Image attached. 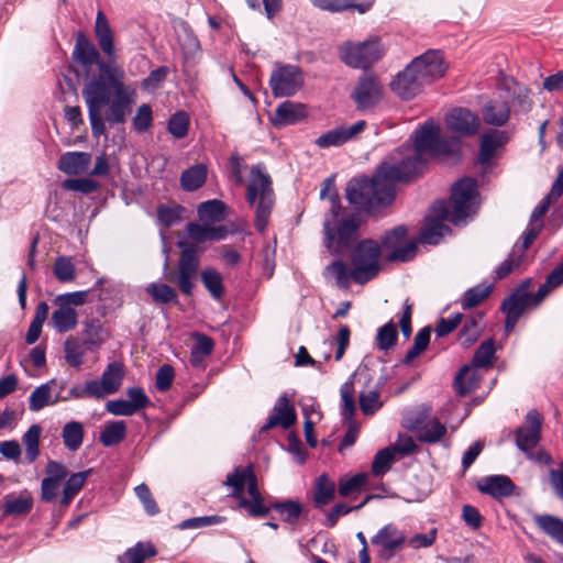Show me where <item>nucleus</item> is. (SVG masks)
<instances>
[{"instance_id":"obj_30","label":"nucleus","mask_w":563,"mask_h":563,"mask_svg":"<svg viewBox=\"0 0 563 563\" xmlns=\"http://www.w3.org/2000/svg\"><path fill=\"white\" fill-rule=\"evenodd\" d=\"M33 499L30 496L7 494L2 498L1 515L7 517H22L31 512Z\"/></svg>"},{"instance_id":"obj_38","label":"nucleus","mask_w":563,"mask_h":563,"mask_svg":"<svg viewBox=\"0 0 563 563\" xmlns=\"http://www.w3.org/2000/svg\"><path fill=\"white\" fill-rule=\"evenodd\" d=\"M145 291L150 295L155 303L158 305H178L179 298L174 288L165 283H150Z\"/></svg>"},{"instance_id":"obj_4","label":"nucleus","mask_w":563,"mask_h":563,"mask_svg":"<svg viewBox=\"0 0 563 563\" xmlns=\"http://www.w3.org/2000/svg\"><path fill=\"white\" fill-rule=\"evenodd\" d=\"M355 210L345 214L342 220L325 219L323 222V244L333 255H343L350 250L357 239L360 228L369 216L360 205H354ZM374 217L373 214H371ZM331 218H333L331 216Z\"/></svg>"},{"instance_id":"obj_3","label":"nucleus","mask_w":563,"mask_h":563,"mask_svg":"<svg viewBox=\"0 0 563 563\" xmlns=\"http://www.w3.org/2000/svg\"><path fill=\"white\" fill-rule=\"evenodd\" d=\"M245 200L254 209V228L264 233L275 207L276 196L272 177L263 164L253 165L250 170Z\"/></svg>"},{"instance_id":"obj_56","label":"nucleus","mask_w":563,"mask_h":563,"mask_svg":"<svg viewBox=\"0 0 563 563\" xmlns=\"http://www.w3.org/2000/svg\"><path fill=\"white\" fill-rule=\"evenodd\" d=\"M189 115L186 111L179 110L173 113L167 122L168 133L177 140L184 139L188 134Z\"/></svg>"},{"instance_id":"obj_51","label":"nucleus","mask_w":563,"mask_h":563,"mask_svg":"<svg viewBox=\"0 0 563 563\" xmlns=\"http://www.w3.org/2000/svg\"><path fill=\"white\" fill-rule=\"evenodd\" d=\"M62 438L64 445L69 451H77L81 444L84 439V427L79 421L71 420L63 427Z\"/></svg>"},{"instance_id":"obj_7","label":"nucleus","mask_w":563,"mask_h":563,"mask_svg":"<svg viewBox=\"0 0 563 563\" xmlns=\"http://www.w3.org/2000/svg\"><path fill=\"white\" fill-rule=\"evenodd\" d=\"M380 246L373 239H364L355 244L351 253L353 265V280L363 285L377 276L379 265Z\"/></svg>"},{"instance_id":"obj_28","label":"nucleus","mask_w":563,"mask_h":563,"mask_svg":"<svg viewBox=\"0 0 563 563\" xmlns=\"http://www.w3.org/2000/svg\"><path fill=\"white\" fill-rule=\"evenodd\" d=\"M509 137L506 131L492 130L485 133L481 140L478 163L486 165L490 162L496 151L507 144Z\"/></svg>"},{"instance_id":"obj_18","label":"nucleus","mask_w":563,"mask_h":563,"mask_svg":"<svg viewBox=\"0 0 563 563\" xmlns=\"http://www.w3.org/2000/svg\"><path fill=\"white\" fill-rule=\"evenodd\" d=\"M93 31L101 52L106 55L107 59L112 63V65H117L113 32L108 18L101 10L97 12Z\"/></svg>"},{"instance_id":"obj_9","label":"nucleus","mask_w":563,"mask_h":563,"mask_svg":"<svg viewBox=\"0 0 563 563\" xmlns=\"http://www.w3.org/2000/svg\"><path fill=\"white\" fill-rule=\"evenodd\" d=\"M302 85L303 76L299 66L276 63L269 78V87L274 97H291Z\"/></svg>"},{"instance_id":"obj_15","label":"nucleus","mask_w":563,"mask_h":563,"mask_svg":"<svg viewBox=\"0 0 563 563\" xmlns=\"http://www.w3.org/2000/svg\"><path fill=\"white\" fill-rule=\"evenodd\" d=\"M366 128L365 120H358L351 125L341 124L322 133L314 144L320 148H329L331 146H341L356 137Z\"/></svg>"},{"instance_id":"obj_5","label":"nucleus","mask_w":563,"mask_h":563,"mask_svg":"<svg viewBox=\"0 0 563 563\" xmlns=\"http://www.w3.org/2000/svg\"><path fill=\"white\" fill-rule=\"evenodd\" d=\"M412 151L419 156L429 153L433 157L454 156L460 154V141L453 136H442L440 126L432 120H427L415 131Z\"/></svg>"},{"instance_id":"obj_11","label":"nucleus","mask_w":563,"mask_h":563,"mask_svg":"<svg viewBox=\"0 0 563 563\" xmlns=\"http://www.w3.org/2000/svg\"><path fill=\"white\" fill-rule=\"evenodd\" d=\"M410 63L411 68H415L416 74L424 86L442 78L446 71L443 54L439 49H428L415 57Z\"/></svg>"},{"instance_id":"obj_22","label":"nucleus","mask_w":563,"mask_h":563,"mask_svg":"<svg viewBox=\"0 0 563 563\" xmlns=\"http://www.w3.org/2000/svg\"><path fill=\"white\" fill-rule=\"evenodd\" d=\"M310 3L323 11L340 13L347 10H355L360 14L368 12L375 0H309Z\"/></svg>"},{"instance_id":"obj_42","label":"nucleus","mask_w":563,"mask_h":563,"mask_svg":"<svg viewBox=\"0 0 563 563\" xmlns=\"http://www.w3.org/2000/svg\"><path fill=\"white\" fill-rule=\"evenodd\" d=\"M272 498L273 497H269V499L265 501L263 495L253 499L241 497L238 505L239 508L246 510L250 517L264 518L267 517L273 510Z\"/></svg>"},{"instance_id":"obj_54","label":"nucleus","mask_w":563,"mask_h":563,"mask_svg":"<svg viewBox=\"0 0 563 563\" xmlns=\"http://www.w3.org/2000/svg\"><path fill=\"white\" fill-rule=\"evenodd\" d=\"M495 341L489 338L483 341L475 350L471 364L478 368H488L493 364L495 357Z\"/></svg>"},{"instance_id":"obj_31","label":"nucleus","mask_w":563,"mask_h":563,"mask_svg":"<svg viewBox=\"0 0 563 563\" xmlns=\"http://www.w3.org/2000/svg\"><path fill=\"white\" fill-rule=\"evenodd\" d=\"M482 117L488 125L504 126L510 117V106L507 101L489 100L482 108Z\"/></svg>"},{"instance_id":"obj_64","label":"nucleus","mask_w":563,"mask_h":563,"mask_svg":"<svg viewBox=\"0 0 563 563\" xmlns=\"http://www.w3.org/2000/svg\"><path fill=\"white\" fill-rule=\"evenodd\" d=\"M53 273L60 283H68L75 279V265L70 257L58 256L55 261Z\"/></svg>"},{"instance_id":"obj_41","label":"nucleus","mask_w":563,"mask_h":563,"mask_svg":"<svg viewBox=\"0 0 563 563\" xmlns=\"http://www.w3.org/2000/svg\"><path fill=\"white\" fill-rule=\"evenodd\" d=\"M177 246L181 250L178 262L179 272L197 275L199 268V256L196 246L183 241H178Z\"/></svg>"},{"instance_id":"obj_14","label":"nucleus","mask_w":563,"mask_h":563,"mask_svg":"<svg viewBox=\"0 0 563 563\" xmlns=\"http://www.w3.org/2000/svg\"><path fill=\"white\" fill-rule=\"evenodd\" d=\"M351 98L356 109L364 111L375 107L382 98V88L374 76L362 75L357 80Z\"/></svg>"},{"instance_id":"obj_32","label":"nucleus","mask_w":563,"mask_h":563,"mask_svg":"<svg viewBox=\"0 0 563 563\" xmlns=\"http://www.w3.org/2000/svg\"><path fill=\"white\" fill-rule=\"evenodd\" d=\"M272 507L274 511L279 514L282 520L289 526H296L303 514L302 504L291 498H272Z\"/></svg>"},{"instance_id":"obj_27","label":"nucleus","mask_w":563,"mask_h":563,"mask_svg":"<svg viewBox=\"0 0 563 563\" xmlns=\"http://www.w3.org/2000/svg\"><path fill=\"white\" fill-rule=\"evenodd\" d=\"M477 369L478 367H475L471 363L463 365L459 369L453 380L456 395L466 396L479 387L481 375Z\"/></svg>"},{"instance_id":"obj_10","label":"nucleus","mask_w":563,"mask_h":563,"mask_svg":"<svg viewBox=\"0 0 563 563\" xmlns=\"http://www.w3.org/2000/svg\"><path fill=\"white\" fill-rule=\"evenodd\" d=\"M407 234V227L405 224H400L390 230H387L382 235L379 246L391 251L387 256L388 261L407 263L415 258L418 250L417 241L411 240L405 245H401L406 240Z\"/></svg>"},{"instance_id":"obj_49","label":"nucleus","mask_w":563,"mask_h":563,"mask_svg":"<svg viewBox=\"0 0 563 563\" xmlns=\"http://www.w3.org/2000/svg\"><path fill=\"white\" fill-rule=\"evenodd\" d=\"M227 206L222 200L211 199L198 206V217L202 221L218 222L224 219Z\"/></svg>"},{"instance_id":"obj_20","label":"nucleus","mask_w":563,"mask_h":563,"mask_svg":"<svg viewBox=\"0 0 563 563\" xmlns=\"http://www.w3.org/2000/svg\"><path fill=\"white\" fill-rule=\"evenodd\" d=\"M477 489L493 498L509 497L514 494L516 485L507 475H488L477 482Z\"/></svg>"},{"instance_id":"obj_26","label":"nucleus","mask_w":563,"mask_h":563,"mask_svg":"<svg viewBox=\"0 0 563 563\" xmlns=\"http://www.w3.org/2000/svg\"><path fill=\"white\" fill-rule=\"evenodd\" d=\"M104 283V278H98L91 289L88 290H77L73 292L60 294L55 298V303H62L66 307H77L81 306L87 301V297L89 292H92V296L97 298L99 301H103L107 299L106 290L101 287Z\"/></svg>"},{"instance_id":"obj_19","label":"nucleus","mask_w":563,"mask_h":563,"mask_svg":"<svg viewBox=\"0 0 563 563\" xmlns=\"http://www.w3.org/2000/svg\"><path fill=\"white\" fill-rule=\"evenodd\" d=\"M297 415L294 408L289 406V400L285 395L278 397L276 404L265 423L261 427V432L271 430L276 426H280L283 429H289L295 424Z\"/></svg>"},{"instance_id":"obj_60","label":"nucleus","mask_w":563,"mask_h":563,"mask_svg":"<svg viewBox=\"0 0 563 563\" xmlns=\"http://www.w3.org/2000/svg\"><path fill=\"white\" fill-rule=\"evenodd\" d=\"M184 207L180 205L165 206L162 205L157 208V219L165 228L177 225L181 221Z\"/></svg>"},{"instance_id":"obj_2","label":"nucleus","mask_w":563,"mask_h":563,"mask_svg":"<svg viewBox=\"0 0 563 563\" xmlns=\"http://www.w3.org/2000/svg\"><path fill=\"white\" fill-rule=\"evenodd\" d=\"M428 161L419 156L410 146H400L390 162H382L369 177L367 175L351 178L345 188V198L350 205H360L368 213L379 216L396 199V184L410 183L427 168Z\"/></svg>"},{"instance_id":"obj_12","label":"nucleus","mask_w":563,"mask_h":563,"mask_svg":"<svg viewBox=\"0 0 563 563\" xmlns=\"http://www.w3.org/2000/svg\"><path fill=\"white\" fill-rule=\"evenodd\" d=\"M405 542V532L394 523L385 525L371 538V543L379 547L378 558L382 560L391 559L396 551L402 548Z\"/></svg>"},{"instance_id":"obj_47","label":"nucleus","mask_w":563,"mask_h":563,"mask_svg":"<svg viewBox=\"0 0 563 563\" xmlns=\"http://www.w3.org/2000/svg\"><path fill=\"white\" fill-rule=\"evenodd\" d=\"M374 498H380V496L372 495V494L366 495L364 497V499L355 506H347L344 503L335 504L330 509V511L327 514L324 526L327 528H333L338 523V520L341 516L349 515L350 512H352L354 510H358V509L363 508L369 500H372Z\"/></svg>"},{"instance_id":"obj_40","label":"nucleus","mask_w":563,"mask_h":563,"mask_svg":"<svg viewBox=\"0 0 563 563\" xmlns=\"http://www.w3.org/2000/svg\"><path fill=\"white\" fill-rule=\"evenodd\" d=\"M494 284H487V283H479L474 287L468 288L464 291L460 302L461 308L463 310H467L471 308L476 307L478 303H481L484 299H486L492 290H493Z\"/></svg>"},{"instance_id":"obj_55","label":"nucleus","mask_w":563,"mask_h":563,"mask_svg":"<svg viewBox=\"0 0 563 563\" xmlns=\"http://www.w3.org/2000/svg\"><path fill=\"white\" fill-rule=\"evenodd\" d=\"M341 408L340 415L343 422H351L355 413V402L353 398V383L351 380L345 382L341 388Z\"/></svg>"},{"instance_id":"obj_25","label":"nucleus","mask_w":563,"mask_h":563,"mask_svg":"<svg viewBox=\"0 0 563 563\" xmlns=\"http://www.w3.org/2000/svg\"><path fill=\"white\" fill-rule=\"evenodd\" d=\"M306 117L307 109L305 104L286 100L277 107L273 124L275 126L291 125L302 121Z\"/></svg>"},{"instance_id":"obj_17","label":"nucleus","mask_w":563,"mask_h":563,"mask_svg":"<svg viewBox=\"0 0 563 563\" xmlns=\"http://www.w3.org/2000/svg\"><path fill=\"white\" fill-rule=\"evenodd\" d=\"M446 126L463 136L477 133L479 128L478 117L467 108H454L445 119Z\"/></svg>"},{"instance_id":"obj_16","label":"nucleus","mask_w":563,"mask_h":563,"mask_svg":"<svg viewBox=\"0 0 563 563\" xmlns=\"http://www.w3.org/2000/svg\"><path fill=\"white\" fill-rule=\"evenodd\" d=\"M423 87L424 84L416 74L415 68H411V63L390 81L391 91L405 101L413 99L422 91Z\"/></svg>"},{"instance_id":"obj_29","label":"nucleus","mask_w":563,"mask_h":563,"mask_svg":"<svg viewBox=\"0 0 563 563\" xmlns=\"http://www.w3.org/2000/svg\"><path fill=\"white\" fill-rule=\"evenodd\" d=\"M91 163V155L87 152H66L60 155L57 167L67 175L86 173Z\"/></svg>"},{"instance_id":"obj_46","label":"nucleus","mask_w":563,"mask_h":563,"mask_svg":"<svg viewBox=\"0 0 563 563\" xmlns=\"http://www.w3.org/2000/svg\"><path fill=\"white\" fill-rule=\"evenodd\" d=\"M42 428L40 424H32L27 431L22 435V443L25 446V460L27 463H33L40 455V437Z\"/></svg>"},{"instance_id":"obj_6","label":"nucleus","mask_w":563,"mask_h":563,"mask_svg":"<svg viewBox=\"0 0 563 563\" xmlns=\"http://www.w3.org/2000/svg\"><path fill=\"white\" fill-rule=\"evenodd\" d=\"M449 200L452 206L450 222L455 227H464L479 206L477 180L470 176L460 178L452 185Z\"/></svg>"},{"instance_id":"obj_21","label":"nucleus","mask_w":563,"mask_h":563,"mask_svg":"<svg viewBox=\"0 0 563 563\" xmlns=\"http://www.w3.org/2000/svg\"><path fill=\"white\" fill-rule=\"evenodd\" d=\"M484 312L475 311L467 316H463L462 327L459 331V341L465 349L472 346L484 331Z\"/></svg>"},{"instance_id":"obj_58","label":"nucleus","mask_w":563,"mask_h":563,"mask_svg":"<svg viewBox=\"0 0 563 563\" xmlns=\"http://www.w3.org/2000/svg\"><path fill=\"white\" fill-rule=\"evenodd\" d=\"M320 198L324 199L328 198L331 207H330V214L333 217V219H336L342 211V205L340 195L335 188V184L333 179L327 178L323 183V187L320 190Z\"/></svg>"},{"instance_id":"obj_43","label":"nucleus","mask_w":563,"mask_h":563,"mask_svg":"<svg viewBox=\"0 0 563 563\" xmlns=\"http://www.w3.org/2000/svg\"><path fill=\"white\" fill-rule=\"evenodd\" d=\"M126 423L123 420L108 421L100 432L99 440L106 448L113 446L124 439Z\"/></svg>"},{"instance_id":"obj_33","label":"nucleus","mask_w":563,"mask_h":563,"mask_svg":"<svg viewBox=\"0 0 563 563\" xmlns=\"http://www.w3.org/2000/svg\"><path fill=\"white\" fill-rule=\"evenodd\" d=\"M534 523L537 528L554 542L563 544V519L549 514L536 515Z\"/></svg>"},{"instance_id":"obj_13","label":"nucleus","mask_w":563,"mask_h":563,"mask_svg":"<svg viewBox=\"0 0 563 563\" xmlns=\"http://www.w3.org/2000/svg\"><path fill=\"white\" fill-rule=\"evenodd\" d=\"M542 416L538 410H529L525 417V424L520 426L516 432L517 448L529 455L530 450L536 448L541 439Z\"/></svg>"},{"instance_id":"obj_39","label":"nucleus","mask_w":563,"mask_h":563,"mask_svg":"<svg viewBox=\"0 0 563 563\" xmlns=\"http://www.w3.org/2000/svg\"><path fill=\"white\" fill-rule=\"evenodd\" d=\"M207 167L203 164L194 165L181 173L180 185L186 191H195L203 186L207 179Z\"/></svg>"},{"instance_id":"obj_62","label":"nucleus","mask_w":563,"mask_h":563,"mask_svg":"<svg viewBox=\"0 0 563 563\" xmlns=\"http://www.w3.org/2000/svg\"><path fill=\"white\" fill-rule=\"evenodd\" d=\"M169 67L163 65L150 71V74L141 81V89L146 92L156 91L167 79Z\"/></svg>"},{"instance_id":"obj_53","label":"nucleus","mask_w":563,"mask_h":563,"mask_svg":"<svg viewBox=\"0 0 563 563\" xmlns=\"http://www.w3.org/2000/svg\"><path fill=\"white\" fill-rule=\"evenodd\" d=\"M398 341L397 325L393 320H389L377 330L375 344L379 351L387 353L393 349Z\"/></svg>"},{"instance_id":"obj_34","label":"nucleus","mask_w":563,"mask_h":563,"mask_svg":"<svg viewBox=\"0 0 563 563\" xmlns=\"http://www.w3.org/2000/svg\"><path fill=\"white\" fill-rule=\"evenodd\" d=\"M335 496V483L327 473L320 474L314 484L313 504L316 508H323Z\"/></svg>"},{"instance_id":"obj_1","label":"nucleus","mask_w":563,"mask_h":563,"mask_svg":"<svg viewBox=\"0 0 563 563\" xmlns=\"http://www.w3.org/2000/svg\"><path fill=\"white\" fill-rule=\"evenodd\" d=\"M73 59L86 75L82 97L87 106L92 136L99 139L110 126L123 124L131 112L133 102L131 90L124 84V71L108 59H102L99 51L82 31L76 33Z\"/></svg>"},{"instance_id":"obj_63","label":"nucleus","mask_w":563,"mask_h":563,"mask_svg":"<svg viewBox=\"0 0 563 563\" xmlns=\"http://www.w3.org/2000/svg\"><path fill=\"white\" fill-rule=\"evenodd\" d=\"M65 360L75 368H79L84 363L85 351L76 339H67L64 344Z\"/></svg>"},{"instance_id":"obj_48","label":"nucleus","mask_w":563,"mask_h":563,"mask_svg":"<svg viewBox=\"0 0 563 563\" xmlns=\"http://www.w3.org/2000/svg\"><path fill=\"white\" fill-rule=\"evenodd\" d=\"M205 288L214 300H220L224 295V285L221 274L214 268H205L201 274Z\"/></svg>"},{"instance_id":"obj_36","label":"nucleus","mask_w":563,"mask_h":563,"mask_svg":"<svg viewBox=\"0 0 563 563\" xmlns=\"http://www.w3.org/2000/svg\"><path fill=\"white\" fill-rule=\"evenodd\" d=\"M58 307L52 313V325L59 332H68L73 330L78 322V316L73 307H66L62 303H56Z\"/></svg>"},{"instance_id":"obj_61","label":"nucleus","mask_w":563,"mask_h":563,"mask_svg":"<svg viewBox=\"0 0 563 563\" xmlns=\"http://www.w3.org/2000/svg\"><path fill=\"white\" fill-rule=\"evenodd\" d=\"M247 466L241 467L238 466L234 471L227 476L225 485L231 486L233 488V493L231 496L238 498L240 500L242 493L244 490L245 484L249 482V473Z\"/></svg>"},{"instance_id":"obj_59","label":"nucleus","mask_w":563,"mask_h":563,"mask_svg":"<svg viewBox=\"0 0 563 563\" xmlns=\"http://www.w3.org/2000/svg\"><path fill=\"white\" fill-rule=\"evenodd\" d=\"M393 450L386 446L377 451L372 462V473L374 476H383L388 472L390 464L396 459Z\"/></svg>"},{"instance_id":"obj_23","label":"nucleus","mask_w":563,"mask_h":563,"mask_svg":"<svg viewBox=\"0 0 563 563\" xmlns=\"http://www.w3.org/2000/svg\"><path fill=\"white\" fill-rule=\"evenodd\" d=\"M124 378V366L121 362L113 361L109 363L101 375V379H97L100 398L106 395L114 394L119 390Z\"/></svg>"},{"instance_id":"obj_24","label":"nucleus","mask_w":563,"mask_h":563,"mask_svg":"<svg viewBox=\"0 0 563 563\" xmlns=\"http://www.w3.org/2000/svg\"><path fill=\"white\" fill-rule=\"evenodd\" d=\"M530 279L527 278L500 305L503 312L522 316L526 308L531 305L532 294L528 291Z\"/></svg>"},{"instance_id":"obj_57","label":"nucleus","mask_w":563,"mask_h":563,"mask_svg":"<svg viewBox=\"0 0 563 563\" xmlns=\"http://www.w3.org/2000/svg\"><path fill=\"white\" fill-rule=\"evenodd\" d=\"M367 483L366 473H357L349 478H340L338 492L341 497H347L355 493H361Z\"/></svg>"},{"instance_id":"obj_44","label":"nucleus","mask_w":563,"mask_h":563,"mask_svg":"<svg viewBox=\"0 0 563 563\" xmlns=\"http://www.w3.org/2000/svg\"><path fill=\"white\" fill-rule=\"evenodd\" d=\"M57 379L53 378L44 384L37 386L29 397V409L32 412H37L51 405L52 385H56Z\"/></svg>"},{"instance_id":"obj_52","label":"nucleus","mask_w":563,"mask_h":563,"mask_svg":"<svg viewBox=\"0 0 563 563\" xmlns=\"http://www.w3.org/2000/svg\"><path fill=\"white\" fill-rule=\"evenodd\" d=\"M157 551L152 543L137 542L119 556L120 563H144L145 559L156 555Z\"/></svg>"},{"instance_id":"obj_50","label":"nucleus","mask_w":563,"mask_h":563,"mask_svg":"<svg viewBox=\"0 0 563 563\" xmlns=\"http://www.w3.org/2000/svg\"><path fill=\"white\" fill-rule=\"evenodd\" d=\"M446 427L437 418L430 419L417 434V439L427 444L439 442L446 434Z\"/></svg>"},{"instance_id":"obj_37","label":"nucleus","mask_w":563,"mask_h":563,"mask_svg":"<svg viewBox=\"0 0 563 563\" xmlns=\"http://www.w3.org/2000/svg\"><path fill=\"white\" fill-rule=\"evenodd\" d=\"M323 277L325 279L334 278L339 288L347 289L353 280V268L350 271L343 261L335 260L324 268Z\"/></svg>"},{"instance_id":"obj_8","label":"nucleus","mask_w":563,"mask_h":563,"mask_svg":"<svg viewBox=\"0 0 563 563\" xmlns=\"http://www.w3.org/2000/svg\"><path fill=\"white\" fill-rule=\"evenodd\" d=\"M342 62L352 67L366 69L382 57L380 43L377 38L361 43L346 42L340 48Z\"/></svg>"},{"instance_id":"obj_35","label":"nucleus","mask_w":563,"mask_h":563,"mask_svg":"<svg viewBox=\"0 0 563 563\" xmlns=\"http://www.w3.org/2000/svg\"><path fill=\"white\" fill-rule=\"evenodd\" d=\"M104 342V331L101 322L97 318L87 320L84 323L82 330V345L86 350L93 352L99 349Z\"/></svg>"},{"instance_id":"obj_45","label":"nucleus","mask_w":563,"mask_h":563,"mask_svg":"<svg viewBox=\"0 0 563 563\" xmlns=\"http://www.w3.org/2000/svg\"><path fill=\"white\" fill-rule=\"evenodd\" d=\"M426 227L420 231L419 241L423 245H437L445 234H451L452 230L444 223L426 221Z\"/></svg>"}]
</instances>
